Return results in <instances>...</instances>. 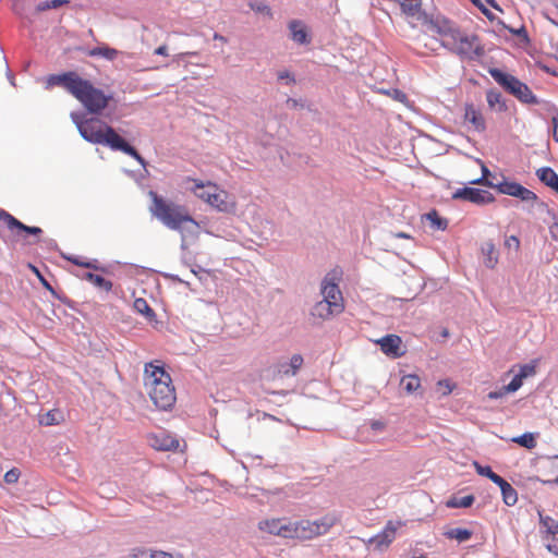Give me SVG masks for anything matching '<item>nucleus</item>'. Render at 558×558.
I'll list each match as a JSON object with an SVG mask.
<instances>
[{"mask_svg":"<svg viewBox=\"0 0 558 558\" xmlns=\"http://www.w3.org/2000/svg\"><path fill=\"white\" fill-rule=\"evenodd\" d=\"M46 86L47 88L53 86L63 87L77 99L88 112L94 114H98L105 110L112 99V95H107L102 89L95 87L89 80L82 77L75 71L49 75L46 80Z\"/></svg>","mask_w":558,"mask_h":558,"instance_id":"1","label":"nucleus"},{"mask_svg":"<svg viewBox=\"0 0 558 558\" xmlns=\"http://www.w3.org/2000/svg\"><path fill=\"white\" fill-rule=\"evenodd\" d=\"M427 26L439 36L444 48L462 59L473 60L484 53L477 36L462 32L447 19H433Z\"/></svg>","mask_w":558,"mask_h":558,"instance_id":"2","label":"nucleus"},{"mask_svg":"<svg viewBox=\"0 0 558 558\" xmlns=\"http://www.w3.org/2000/svg\"><path fill=\"white\" fill-rule=\"evenodd\" d=\"M72 118L84 140L93 144H104L114 150H121L133 157L143 167L146 166L145 159L138 151L128 144L111 126L98 118L81 119L77 114Z\"/></svg>","mask_w":558,"mask_h":558,"instance_id":"3","label":"nucleus"},{"mask_svg":"<svg viewBox=\"0 0 558 558\" xmlns=\"http://www.w3.org/2000/svg\"><path fill=\"white\" fill-rule=\"evenodd\" d=\"M143 381L149 399L157 409L167 411L174 405L175 388L170 374L166 372L160 361L145 364Z\"/></svg>","mask_w":558,"mask_h":558,"instance_id":"4","label":"nucleus"},{"mask_svg":"<svg viewBox=\"0 0 558 558\" xmlns=\"http://www.w3.org/2000/svg\"><path fill=\"white\" fill-rule=\"evenodd\" d=\"M149 196L153 202L150 213L167 228L179 231L183 235L184 233H197L199 225L189 214L185 206L166 201L154 191L149 192Z\"/></svg>","mask_w":558,"mask_h":558,"instance_id":"5","label":"nucleus"},{"mask_svg":"<svg viewBox=\"0 0 558 558\" xmlns=\"http://www.w3.org/2000/svg\"><path fill=\"white\" fill-rule=\"evenodd\" d=\"M185 181L193 183L190 190L196 197L219 211L231 213L235 210V202L231 201L229 194L220 190L215 183L210 181L203 182L192 178H186Z\"/></svg>","mask_w":558,"mask_h":558,"instance_id":"6","label":"nucleus"},{"mask_svg":"<svg viewBox=\"0 0 558 558\" xmlns=\"http://www.w3.org/2000/svg\"><path fill=\"white\" fill-rule=\"evenodd\" d=\"M0 221L16 241L23 240L25 244H37L40 241L41 228L26 226L2 208H0Z\"/></svg>","mask_w":558,"mask_h":558,"instance_id":"7","label":"nucleus"},{"mask_svg":"<svg viewBox=\"0 0 558 558\" xmlns=\"http://www.w3.org/2000/svg\"><path fill=\"white\" fill-rule=\"evenodd\" d=\"M493 78L502 86L508 93L513 95L520 101L525 104H537V99L530 89V87L518 80L515 76L504 73L498 69H493L489 71Z\"/></svg>","mask_w":558,"mask_h":558,"instance_id":"8","label":"nucleus"},{"mask_svg":"<svg viewBox=\"0 0 558 558\" xmlns=\"http://www.w3.org/2000/svg\"><path fill=\"white\" fill-rule=\"evenodd\" d=\"M338 517L333 513L325 514L324 517L311 521V520H300L299 521V532L300 539L307 541L313 539L315 537L327 534L330 529L337 524Z\"/></svg>","mask_w":558,"mask_h":558,"instance_id":"9","label":"nucleus"},{"mask_svg":"<svg viewBox=\"0 0 558 558\" xmlns=\"http://www.w3.org/2000/svg\"><path fill=\"white\" fill-rule=\"evenodd\" d=\"M493 189L497 190L501 194L518 197L523 202H535L537 199L536 194L531 190L517 182L507 181L506 179L500 182H496Z\"/></svg>","mask_w":558,"mask_h":558,"instance_id":"10","label":"nucleus"},{"mask_svg":"<svg viewBox=\"0 0 558 558\" xmlns=\"http://www.w3.org/2000/svg\"><path fill=\"white\" fill-rule=\"evenodd\" d=\"M452 197L454 199H464L474 204H488L495 201L492 193L474 187L458 189L453 193Z\"/></svg>","mask_w":558,"mask_h":558,"instance_id":"11","label":"nucleus"},{"mask_svg":"<svg viewBox=\"0 0 558 558\" xmlns=\"http://www.w3.org/2000/svg\"><path fill=\"white\" fill-rule=\"evenodd\" d=\"M404 523L400 520L398 521H388L384 530L372 537L369 543H375L377 549H383L388 547L393 539L396 538V534L399 527L403 526Z\"/></svg>","mask_w":558,"mask_h":558,"instance_id":"12","label":"nucleus"},{"mask_svg":"<svg viewBox=\"0 0 558 558\" xmlns=\"http://www.w3.org/2000/svg\"><path fill=\"white\" fill-rule=\"evenodd\" d=\"M323 301L328 302L331 306L333 303L339 307V312L342 313L345 308L342 292L340 291L337 283L329 281L327 278L324 279L320 289Z\"/></svg>","mask_w":558,"mask_h":558,"instance_id":"13","label":"nucleus"},{"mask_svg":"<svg viewBox=\"0 0 558 558\" xmlns=\"http://www.w3.org/2000/svg\"><path fill=\"white\" fill-rule=\"evenodd\" d=\"M148 442L154 449L161 451L173 450L179 447V440L166 430L149 435Z\"/></svg>","mask_w":558,"mask_h":558,"instance_id":"14","label":"nucleus"},{"mask_svg":"<svg viewBox=\"0 0 558 558\" xmlns=\"http://www.w3.org/2000/svg\"><path fill=\"white\" fill-rule=\"evenodd\" d=\"M377 343L387 356L398 359L404 354V351L402 350V340L397 335H387L377 340Z\"/></svg>","mask_w":558,"mask_h":558,"instance_id":"15","label":"nucleus"},{"mask_svg":"<svg viewBox=\"0 0 558 558\" xmlns=\"http://www.w3.org/2000/svg\"><path fill=\"white\" fill-rule=\"evenodd\" d=\"M301 354H293L289 362H279L275 366V374L279 377L294 376L303 365Z\"/></svg>","mask_w":558,"mask_h":558,"instance_id":"16","label":"nucleus"},{"mask_svg":"<svg viewBox=\"0 0 558 558\" xmlns=\"http://www.w3.org/2000/svg\"><path fill=\"white\" fill-rule=\"evenodd\" d=\"M464 121L470 123L476 132H484L486 129L482 111L472 104H466L464 107Z\"/></svg>","mask_w":558,"mask_h":558,"instance_id":"17","label":"nucleus"},{"mask_svg":"<svg viewBox=\"0 0 558 558\" xmlns=\"http://www.w3.org/2000/svg\"><path fill=\"white\" fill-rule=\"evenodd\" d=\"M291 39L299 45H307L311 37L307 32L306 25L300 20H291L288 23Z\"/></svg>","mask_w":558,"mask_h":558,"instance_id":"18","label":"nucleus"},{"mask_svg":"<svg viewBox=\"0 0 558 558\" xmlns=\"http://www.w3.org/2000/svg\"><path fill=\"white\" fill-rule=\"evenodd\" d=\"M535 374V366L532 364H524L519 367V373L514 375L512 380L506 385V390H508L510 393L515 392L519 390L522 385L523 380L530 376H533Z\"/></svg>","mask_w":558,"mask_h":558,"instance_id":"19","label":"nucleus"},{"mask_svg":"<svg viewBox=\"0 0 558 558\" xmlns=\"http://www.w3.org/2000/svg\"><path fill=\"white\" fill-rule=\"evenodd\" d=\"M339 314L341 313L339 312V307L335 303L331 306L330 304H328V302H324L323 300L317 302L311 311V316L322 320H328L331 317Z\"/></svg>","mask_w":558,"mask_h":558,"instance_id":"20","label":"nucleus"},{"mask_svg":"<svg viewBox=\"0 0 558 558\" xmlns=\"http://www.w3.org/2000/svg\"><path fill=\"white\" fill-rule=\"evenodd\" d=\"M64 421V414L59 409H52L39 415L38 422L43 426L59 425Z\"/></svg>","mask_w":558,"mask_h":558,"instance_id":"21","label":"nucleus"},{"mask_svg":"<svg viewBox=\"0 0 558 558\" xmlns=\"http://www.w3.org/2000/svg\"><path fill=\"white\" fill-rule=\"evenodd\" d=\"M484 264L488 268H494L498 263V251L493 242H485L482 245Z\"/></svg>","mask_w":558,"mask_h":558,"instance_id":"22","label":"nucleus"},{"mask_svg":"<svg viewBox=\"0 0 558 558\" xmlns=\"http://www.w3.org/2000/svg\"><path fill=\"white\" fill-rule=\"evenodd\" d=\"M299 521H290L282 518V524L280 525V533L278 536L283 538H298L300 539Z\"/></svg>","mask_w":558,"mask_h":558,"instance_id":"23","label":"nucleus"},{"mask_svg":"<svg viewBox=\"0 0 558 558\" xmlns=\"http://www.w3.org/2000/svg\"><path fill=\"white\" fill-rule=\"evenodd\" d=\"M282 524V518H272L259 521L258 529L270 535L278 536L280 533V525Z\"/></svg>","mask_w":558,"mask_h":558,"instance_id":"24","label":"nucleus"},{"mask_svg":"<svg viewBox=\"0 0 558 558\" xmlns=\"http://www.w3.org/2000/svg\"><path fill=\"white\" fill-rule=\"evenodd\" d=\"M400 385L408 395H411L421 388V378L415 374H409L401 378Z\"/></svg>","mask_w":558,"mask_h":558,"instance_id":"25","label":"nucleus"},{"mask_svg":"<svg viewBox=\"0 0 558 558\" xmlns=\"http://www.w3.org/2000/svg\"><path fill=\"white\" fill-rule=\"evenodd\" d=\"M486 100L490 109L499 112L506 110V105L502 100L501 94L495 89H490L486 93Z\"/></svg>","mask_w":558,"mask_h":558,"instance_id":"26","label":"nucleus"},{"mask_svg":"<svg viewBox=\"0 0 558 558\" xmlns=\"http://www.w3.org/2000/svg\"><path fill=\"white\" fill-rule=\"evenodd\" d=\"M84 279L93 283L95 287L105 290L110 291L112 289V282L99 275H95L92 272H87L84 275Z\"/></svg>","mask_w":558,"mask_h":558,"instance_id":"27","label":"nucleus"},{"mask_svg":"<svg viewBox=\"0 0 558 558\" xmlns=\"http://www.w3.org/2000/svg\"><path fill=\"white\" fill-rule=\"evenodd\" d=\"M445 535L450 539H456L459 543H462L469 541L472 537L473 532L469 529L454 527L447 531Z\"/></svg>","mask_w":558,"mask_h":558,"instance_id":"28","label":"nucleus"},{"mask_svg":"<svg viewBox=\"0 0 558 558\" xmlns=\"http://www.w3.org/2000/svg\"><path fill=\"white\" fill-rule=\"evenodd\" d=\"M119 54V51L114 48H110L108 46L96 47L88 51V56L90 57H102L107 60H114Z\"/></svg>","mask_w":558,"mask_h":558,"instance_id":"29","label":"nucleus"},{"mask_svg":"<svg viewBox=\"0 0 558 558\" xmlns=\"http://www.w3.org/2000/svg\"><path fill=\"white\" fill-rule=\"evenodd\" d=\"M477 162L481 165L482 177L478 179L471 180L470 183L476 185H485L493 189L496 182L489 180L492 172L482 160L478 159Z\"/></svg>","mask_w":558,"mask_h":558,"instance_id":"30","label":"nucleus"},{"mask_svg":"<svg viewBox=\"0 0 558 558\" xmlns=\"http://www.w3.org/2000/svg\"><path fill=\"white\" fill-rule=\"evenodd\" d=\"M537 177L543 183L550 187L558 181V174L551 168L547 167L538 169Z\"/></svg>","mask_w":558,"mask_h":558,"instance_id":"31","label":"nucleus"},{"mask_svg":"<svg viewBox=\"0 0 558 558\" xmlns=\"http://www.w3.org/2000/svg\"><path fill=\"white\" fill-rule=\"evenodd\" d=\"M512 441L526 449H534L536 447V438L533 433H524L521 436L513 437Z\"/></svg>","mask_w":558,"mask_h":558,"instance_id":"32","label":"nucleus"},{"mask_svg":"<svg viewBox=\"0 0 558 558\" xmlns=\"http://www.w3.org/2000/svg\"><path fill=\"white\" fill-rule=\"evenodd\" d=\"M502 500L507 506H513L518 501L517 490L507 483L501 489Z\"/></svg>","mask_w":558,"mask_h":558,"instance_id":"33","label":"nucleus"},{"mask_svg":"<svg viewBox=\"0 0 558 558\" xmlns=\"http://www.w3.org/2000/svg\"><path fill=\"white\" fill-rule=\"evenodd\" d=\"M474 499L475 498L473 495L454 497L447 502V506L451 508H469L473 505Z\"/></svg>","mask_w":558,"mask_h":558,"instance_id":"34","label":"nucleus"},{"mask_svg":"<svg viewBox=\"0 0 558 558\" xmlns=\"http://www.w3.org/2000/svg\"><path fill=\"white\" fill-rule=\"evenodd\" d=\"M426 219L430 221V226L435 229L445 230L447 228V220L439 217L436 210L428 213Z\"/></svg>","mask_w":558,"mask_h":558,"instance_id":"35","label":"nucleus"},{"mask_svg":"<svg viewBox=\"0 0 558 558\" xmlns=\"http://www.w3.org/2000/svg\"><path fill=\"white\" fill-rule=\"evenodd\" d=\"M544 541L546 543V548L548 549V551L558 556V531L553 532L550 534H545Z\"/></svg>","mask_w":558,"mask_h":558,"instance_id":"36","label":"nucleus"},{"mask_svg":"<svg viewBox=\"0 0 558 558\" xmlns=\"http://www.w3.org/2000/svg\"><path fill=\"white\" fill-rule=\"evenodd\" d=\"M134 308L138 313L145 315L148 318H150L155 315L153 308L148 305V303L144 299H136L134 301Z\"/></svg>","mask_w":558,"mask_h":558,"instance_id":"37","label":"nucleus"},{"mask_svg":"<svg viewBox=\"0 0 558 558\" xmlns=\"http://www.w3.org/2000/svg\"><path fill=\"white\" fill-rule=\"evenodd\" d=\"M541 524L545 527V534L558 531V521L548 515L539 514Z\"/></svg>","mask_w":558,"mask_h":558,"instance_id":"38","label":"nucleus"},{"mask_svg":"<svg viewBox=\"0 0 558 558\" xmlns=\"http://www.w3.org/2000/svg\"><path fill=\"white\" fill-rule=\"evenodd\" d=\"M437 388L440 391L441 396H448L454 389V385L449 379H441L437 383Z\"/></svg>","mask_w":558,"mask_h":558,"instance_id":"39","label":"nucleus"},{"mask_svg":"<svg viewBox=\"0 0 558 558\" xmlns=\"http://www.w3.org/2000/svg\"><path fill=\"white\" fill-rule=\"evenodd\" d=\"M150 558H184V556L180 553H168L163 550L151 549V554H149Z\"/></svg>","mask_w":558,"mask_h":558,"instance_id":"40","label":"nucleus"},{"mask_svg":"<svg viewBox=\"0 0 558 558\" xmlns=\"http://www.w3.org/2000/svg\"><path fill=\"white\" fill-rule=\"evenodd\" d=\"M32 271L37 276V278L39 279L40 283L48 290L50 291L53 295L56 294V291L53 290V288L51 287V284L48 282V280L41 275V272L39 271V269L33 265H29Z\"/></svg>","mask_w":558,"mask_h":558,"instance_id":"41","label":"nucleus"},{"mask_svg":"<svg viewBox=\"0 0 558 558\" xmlns=\"http://www.w3.org/2000/svg\"><path fill=\"white\" fill-rule=\"evenodd\" d=\"M20 475H21L20 470L16 468H13V469L9 470L8 472H5L4 482L8 484H14L19 481Z\"/></svg>","mask_w":558,"mask_h":558,"instance_id":"42","label":"nucleus"},{"mask_svg":"<svg viewBox=\"0 0 558 558\" xmlns=\"http://www.w3.org/2000/svg\"><path fill=\"white\" fill-rule=\"evenodd\" d=\"M555 464V458L547 461V469L551 472V474L555 476L554 478L545 480V483H558V468L554 465Z\"/></svg>","mask_w":558,"mask_h":558,"instance_id":"43","label":"nucleus"},{"mask_svg":"<svg viewBox=\"0 0 558 558\" xmlns=\"http://www.w3.org/2000/svg\"><path fill=\"white\" fill-rule=\"evenodd\" d=\"M151 549L136 547L131 551L132 558H150Z\"/></svg>","mask_w":558,"mask_h":558,"instance_id":"44","label":"nucleus"},{"mask_svg":"<svg viewBox=\"0 0 558 558\" xmlns=\"http://www.w3.org/2000/svg\"><path fill=\"white\" fill-rule=\"evenodd\" d=\"M474 464H475V469H476L477 473L482 476H486L490 480L492 475L495 474V472L488 465L483 466V465L478 464L477 462H475Z\"/></svg>","mask_w":558,"mask_h":558,"instance_id":"45","label":"nucleus"},{"mask_svg":"<svg viewBox=\"0 0 558 558\" xmlns=\"http://www.w3.org/2000/svg\"><path fill=\"white\" fill-rule=\"evenodd\" d=\"M505 246L508 248H513L514 251H519L520 248V240L515 235H510L505 240Z\"/></svg>","mask_w":558,"mask_h":558,"instance_id":"46","label":"nucleus"},{"mask_svg":"<svg viewBox=\"0 0 558 558\" xmlns=\"http://www.w3.org/2000/svg\"><path fill=\"white\" fill-rule=\"evenodd\" d=\"M70 260L74 265H77V266H81V267H84V268L98 269V267L94 263L87 262V260H83L81 257H73V258H70Z\"/></svg>","mask_w":558,"mask_h":558,"instance_id":"47","label":"nucleus"},{"mask_svg":"<svg viewBox=\"0 0 558 558\" xmlns=\"http://www.w3.org/2000/svg\"><path fill=\"white\" fill-rule=\"evenodd\" d=\"M510 393L508 390H506V386H502L500 389L490 391L487 397L488 399H500L505 397L506 395Z\"/></svg>","mask_w":558,"mask_h":558,"instance_id":"48","label":"nucleus"},{"mask_svg":"<svg viewBox=\"0 0 558 558\" xmlns=\"http://www.w3.org/2000/svg\"><path fill=\"white\" fill-rule=\"evenodd\" d=\"M490 481L495 484H497L500 489L508 483L506 480H504L500 475H498L497 473H495L494 475H492V478Z\"/></svg>","mask_w":558,"mask_h":558,"instance_id":"49","label":"nucleus"},{"mask_svg":"<svg viewBox=\"0 0 558 558\" xmlns=\"http://www.w3.org/2000/svg\"><path fill=\"white\" fill-rule=\"evenodd\" d=\"M554 132L553 137L558 142V113L553 118Z\"/></svg>","mask_w":558,"mask_h":558,"instance_id":"50","label":"nucleus"},{"mask_svg":"<svg viewBox=\"0 0 558 558\" xmlns=\"http://www.w3.org/2000/svg\"><path fill=\"white\" fill-rule=\"evenodd\" d=\"M550 235L554 240L558 241V222H555L549 228Z\"/></svg>","mask_w":558,"mask_h":558,"instance_id":"51","label":"nucleus"},{"mask_svg":"<svg viewBox=\"0 0 558 558\" xmlns=\"http://www.w3.org/2000/svg\"><path fill=\"white\" fill-rule=\"evenodd\" d=\"M155 54H158V56H168V47L166 45H162V46H159L158 48L155 49L154 51Z\"/></svg>","mask_w":558,"mask_h":558,"instance_id":"52","label":"nucleus"},{"mask_svg":"<svg viewBox=\"0 0 558 558\" xmlns=\"http://www.w3.org/2000/svg\"><path fill=\"white\" fill-rule=\"evenodd\" d=\"M252 9L258 11V12H270V8L267 4L260 3L257 7L251 5Z\"/></svg>","mask_w":558,"mask_h":558,"instance_id":"53","label":"nucleus"},{"mask_svg":"<svg viewBox=\"0 0 558 558\" xmlns=\"http://www.w3.org/2000/svg\"><path fill=\"white\" fill-rule=\"evenodd\" d=\"M278 78L279 80H291L292 82H294V78L290 75V73L288 71L279 72Z\"/></svg>","mask_w":558,"mask_h":558,"instance_id":"54","label":"nucleus"},{"mask_svg":"<svg viewBox=\"0 0 558 558\" xmlns=\"http://www.w3.org/2000/svg\"><path fill=\"white\" fill-rule=\"evenodd\" d=\"M51 8H52L51 3L48 2V1H45V2H41V3L38 4L37 10L38 11H45V10H48V9H51Z\"/></svg>","mask_w":558,"mask_h":558,"instance_id":"55","label":"nucleus"},{"mask_svg":"<svg viewBox=\"0 0 558 558\" xmlns=\"http://www.w3.org/2000/svg\"><path fill=\"white\" fill-rule=\"evenodd\" d=\"M393 93H395V98L397 100L403 101L407 98L405 94L402 93L401 90L395 89Z\"/></svg>","mask_w":558,"mask_h":558,"instance_id":"56","label":"nucleus"},{"mask_svg":"<svg viewBox=\"0 0 558 558\" xmlns=\"http://www.w3.org/2000/svg\"><path fill=\"white\" fill-rule=\"evenodd\" d=\"M66 2H68L66 0H52L50 3H51L52 8H58L59 5L66 3Z\"/></svg>","mask_w":558,"mask_h":558,"instance_id":"57","label":"nucleus"},{"mask_svg":"<svg viewBox=\"0 0 558 558\" xmlns=\"http://www.w3.org/2000/svg\"><path fill=\"white\" fill-rule=\"evenodd\" d=\"M214 39L215 40H219V41H222V43H227V38L218 33H215L214 34Z\"/></svg>","mask_w":558,"mask_h":558,"instance_id":"58","label":"nucleus"},{"mask_svg":"<svg viewBox=\"0 0 558 558\" xmlns=\"http://www.w3.org/2000/svg\"><path fill=\"white\" fill-rule=\"evenodd\" d=\"M384 427V424L381 422L375 421L372 423L373 429H381Z\"/></svg>","mask_w":558,"mask_h":558,"instance_id":"59","label":"nucleus"},{"mask_svg":"<svg viewBox=\"0 0 558 558\" xmlns=\"http://www.w3.org/2000/svg\"><path fill=\"white\" fill-rule=\"evenodd\" d=\"M197 54H198V52H196V51L183 52V53L178 54V58H182L184 56H197Z\"/></svg>","mask_w":558,"mask_h":558,"instance_id":"60","label":"nucleus"},{"mask_svg":"<svg viewBox=\"0 0 558 558\" xmlns=\"http://www.w3.org/2000/svg\"><path fill=\"white\" fill-rule=\"evenodd\" d=\"M396 238L410 239V235L404 232H398L395 234Z\"/></svg>","mask_w":558,"mask_h":558,"instance_id":"61","label":"nucleus"},{"mask_svg":"<svg viewBox=\"0 0 558 558\" xmlns=\"http://www.w3.org/2000/svg\"><path fill=\"white\" fill-rule=\"evenodd\" d=\"M554 465L558 468V456L555 457V464Z\"/></svg>","mask_w":558,"mask_h":558,"instance_id":"62","label":"nucleus"}]
</instances>
